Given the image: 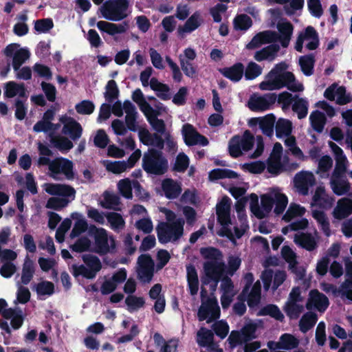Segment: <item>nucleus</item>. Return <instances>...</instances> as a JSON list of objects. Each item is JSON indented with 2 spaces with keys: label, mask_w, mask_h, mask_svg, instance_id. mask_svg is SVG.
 Masks as SVG:
<instances>
[{
  "label": "nucleus",
  "mask_w": 352,
  "mask_h": 352,
  "mask_svg": "<svg viewBox=\"0 0 352 352\" xmlns=\"http://www.w3.org/2000/svg\"><path fill=\"white\" fill-rule=\"evenodd\" d=\"M118 188L120 194L126 199H131L133 197V183L129 179H123L118 182Z\"/></svg>",
  "instance_id": "13d9d810"
},
{
  "label": "nucleus",
  "mask_w": 352,
  "mask_h": 352,
  "mask_svg": "<svg viewBox=\"0 0 352 352\" xmlns=\"http://www.w3.org/2000/svg\"><path fill=\"white\" fill-rule=\"evenodd\" d=\"M105 88L104 98L108 102L111 103L119 96L120 91L117 83L114 80H110L108 81Z\"/></svg>",
  "instance_id": "a18cd8bd"
},
{
  "label": "nucleus",
  "mask_w": 352,
  "mask_h": 352,
  "mask_svg": "<svg viewBox=\"0 0 352 352\" xmlns=\"http://www.w3.org/2000/svg\"><path fill=\"white\" fill-rule=\"evenodd\" d=\"M69 201L70 200L67 198L50 197L47 202L46 207L55 210H60L66 207Z\"/></svg>",
  "instance_id": "e2e57ef3"
},
{
  "label": "nucleus",
  "mask_w": 352,
  "mask_h": 352,
  "mask_svg": "<svg viewBox=\"0 0 352 352\" xmlns=\"http://www.w3.org/2000/svg\"><path fill=\"white\" fill-rule=\"evenodd\" d=\"M15 118L19 120H23L28 112V106L22 99L17 98L14 101Z\"/></svg>",
  "instance_id": "69168bd1"
},
{
  "label": "nucleus",
  "mask_w": 352,
  "mask_h": 352,
  "mask_svg": "<svg viewBox=\"0 0 352 352\" xmlns=\"http://www.w3.org/2000/svg\"><path fill=\"white\" fill-rule=\"evenodd\" d=\"M276 117L273 113H269L261 117L259 128L263 135L271 138L274 134V124Z\"/></svg>",
  "instance_id": "c85d7f7f"
},
{
  "label": "nucleus",
  "mask_w": 352,
  "mask_h": 352,
  "mask_svg": "<svg viewBox=\"0 0 352 352\" xmlns=\"http://www.w3.org/2000/svg\"><path fill=\"white\" fill-rule=\"evenodd\" d=\"M329 305L328 298L318 289H311L309 294V298L306 303V308L311 310L315 308L320 312H324Z\"/></svg>",
  "instance_id": "ddd939ff"
},
{
  "label": "nucleus",
  "mask_w": 352,
  "mask_h": 352,
  "mask_svg": "<svg viewBox=\"0 0 352 352\" xmlns=\"http://www.w3.org/2000/svg\"><path fill=\"white\" fill-rule=\"evenodd\" d=\"M30 53L28 49L20 48L12 58V67L18 71L21 66L30 58Z\"/></svg>",
  "instance_id": "79ce46f5"
},
{
  "label": "nucleus",
  "mask_w": 352,
  "mask_h": 352,
  "mask_svg": "<svg viewBox=\"0 0 352 352\" xmlns=\"http://www.w3.org/2000/svg\"><path fill=\"white\" fill-rule=\"evenodd\" d=\"M182 132L184 142L188 146L197 144L205 146L209 144L208 138L200 134L190 124H184Z\"/></svg>",
  "instance_id": "f8f14e48"
},
{
  "label": "nucleus",
  "mask_w": 352,
  "mask_h": 352,
  "mask_svg": "<svg viewBox=\"0 0 352 352\" xmlns=\"http://www.w3.org/2000/svg\"><path fill=\"white\" fill-rule=\"evenodd\" d=\"M324 291L327 292H331L335 296H340L342 298H346L352 301V291L348 289H342V284L338 288L334 285L328 284L327 287L324 288Z\"/></svg>",
  "instance_id": "3c124183"
},
{
  "label": "nucleus",
  "mask_w": 352,
  "mask_h": 352,
  "mask_svg": "<svg viewBox=\"0 0 352 352\" xmlns=\"http://www.w3.org/2000/svg\"><path fill=\"white\" fill-rule=\"evenodd\" d=\"M280 74L277 71L272 69L267 75V80L261 82L259 85V88L261 90H276Z\"/></svg>",
  "instance_id": "58836bf2"
},
{
  "label": "nucleus",
  "mask_w": 352,
  "mask_h": 352,
  "mask_svg": "<svg viewBox=\"0 0 352 352\" xmlns=\"http://www.w3.org/2000/svg\"><path fill=\"white\" fill-rule=\"evenodd\" d=\"M129 0H107L99 10L105 19L120 21L127 16Z\"/></svg>",
  "instance_id": "20e7f679"
},
{
  "label": "nucleus",
  "mask_w": 352,
  "mask_h": 352,
  "mask_svg": "<svg viewBox=\"0 0 352 352\" xmlns=\"http://www.w3.org/2000/svg\"><path fill=\"white\" fill-rule=\"evenodd\" d=\"M262 73V67L254 62H250L246 67L244 75L246 80H254Z\"/></svg>",
  "instance_id": "bf43d9fd"
},
{
  "label": "nucleus",
  "mask_w": 352,
  "mask_h": 352,
  "mask_svg": "<svg viewBox=\"0 0 352 352\" xmlns=\"http://www.w3.org/2000/svg\"><path fill=\"white\" fill-rule=\"evenodd\" d=\"M219 72L226 78L236 82L243 77L244 74V65L241 63H236L231 67L220 69Z\"/></svg>",
  "instance_id": "4be33fe9"
},
{
  "label": "nucleus",
  "mask_w": 352,
  "mask_h": 352,
  "mask_svg": "<svg viewBox=\"0 0 352 352\" xmlns=\"http://www.w3.org/2000/svg\"><path fill=\"white\" fill-rule=\"evenodd\" d=\"M160 114V112L157 111L150 118L148 117L147 121L157 133L163 135L166 132V124L162 119H159L157 118Z\"/></svg>",
  "instance_id": "8fccbe9b"
},
{
  "label": "nucleus",
  "mask_w": 352,
  "mask_h": 352,
  "mask_svg": "<svg viewBox=\"0 0 352 352\" xmlns=\"http://www.w3.org/2000/svg\"><path fill=\"white\" fill-rule=\"evenodd\" d=\"M34 263L33 261L27 256L22 267L21 283L25 285L29 284L34 276Z\"/></svg>",
  "instance_id": "7c9ffc66"
},
{
  "label": "nucleus",
  "mask_w": 352,
  "mask_h": 352,
  "mask_svg": "<svg viewBox=\"0 0 352 352\" xmlns=\"http://www.w3.org/2000/svg\"><path fill=\"white\" fill-rule=\"evenodd\" d=\"M305 40H311L306 44V48L309 50H316L320 44L319 36L316 29L309 25L303 32H300L295 43V50L298 52H302L303 43Z\"/></svg>",
  "instance_id": "6e6552de"
},
{
  "label": "nucleus",
  "mask_w": 352,
  "mask_h": 352,
  "mask_svg": "<svg viewBox=\"0 0 352 352\" xmlns=\"http://www.w3.org/2000/svg\"><path fill=\"white\" fill-rule=\"evenodd\" d=\"M36 292L39 296H51L54 293V285L50 281H41L36 285Z\"/></svg>",
  "instance_id": "4d7b16f0"
},
{
  "label": "nucleus",
  "mask_w": 352,
  "mask_h": 352,
  "mask_svg": "<svg viewBox=\"0 0 352 352\" xmlns=\"http://www.w3.org/2000/svg\"><path fill=\"white\" fill-rule=\"evenodd\" d=\"M254 138L250 131L246 130L243 136H233L229 142V153L232 157L241 155L242 151H249L254 146Z\"/></svg>",
  "instance_id": "423d86ee"
},
{
  "label": "nucleus",
  "mask_w": 352,
  "mask_h": 352,
  "mask_svg": "<svg viewBox=\"0 0 352 352\" xmlns=\"http://www.w3.org/2000/svg\"><path fill=\"white\" fill-rule=\"evenodd\" d=\"M221 314L220 307L216 298H207L206 300L201 301L197 312V317L199 321L206 320L210 323L219 318Z\"/></svg>",
  "instance_id": "0eeeda50"
},
{
  "label": "nucleus",
  "mask_w": 352,
  "mask_h": 352,
  "mask_svg": "<svg viewBox=\"0 0 352 352\" xmlns=\"http://www.w3.org/2000/svg\"><path fill=\"white\" fill-rule=\"evenodd\" d=\"M336 102L339 105H344L352 101V95L346 94V87L344 86L338 87L336 89Z\"/></svg>",
  "instance_id": "338daca9"
},
{
  "label": "nucleus",
  "mask_w": 352,
  "mask_h": 352,
  "mask_svg": "<svg viewBox=\"0 0 352 352\" xmlns=\"http://www.w3.org/2000/svg\"><path fill=\"white\" fill-rule=\"evenodd\" d=\"M278 33L272 30H265L255 34L250 43L246 45L248 50H254L260 47L262 45L277 41Z\"/></svg>",
  "instance_id": "4468645a"
},
{
  "label": "nucleus",
  "mask_w": 352,
  "mask_h": 352,
  "mask_svg": "<svg viewBox=\"0 0 352 352\" xmlns=\"http://www.w3.org/2000/svg\"><path fill=\"white\" fill-rule=\"evenodd\" d=\"M82 259L83 262L89 267L88 270L92 272V274H94V278H95L97 273L102 268V263L99 258L93 254H86L82 255Z\"/></svg>",
  "instance_id": "e433bc0d"
},
{
  "label": "nucleus",
  "mask_w": 352,
  "mask_h": 352,
  "mask_svg": "<svg viewBox=\"0 0 352 352\" xmlns=\"http://www.w3.org/2000/svg\"><path fill=\"white\" fill-rule=\"evenodd\" d=\"M138 278L143 283H150L154 274V261L148 254H141L138 259Z\"/></svg>",
  "instance_id": "1a4fd4ad"
},
{
  "label": "nucleus",
  "mask_w": 352,
  "mask_h": 352,
  "mask_svg": "<svg viewBox=\"0 0 352 352\" xmlns=\"http://www.w3.org/2000/svg\"><path fill=\"white\" fill-rule=\"evenodd\" d=\"M287 204L288 199L285 194L280 192H276L274 194L275 208L274 212L276 214L279 215L282 214L285 210Z\"/></svg>",
  "instance_id": "603ef678"
},
{
  "label": "nucleus",
  "mask_w": 352,
  "mask_h": 352,
  "mask_svg": "<svg viewBox=\"0 0 352 352\" xmlns=\"http://www.w3.org/2000/svg\"><path fill=\"white\" fill-rule=\"evenodd\" d=\"M278 33L277 41L280 43L283 47H287L294 31V26L291 22L286 21L279 22L277 24Z\"/></svg>",
  "instance_id": "a211bd4d"
},
{
  "label": "nucleus",
  "mask_w": 352,
  "mask_h": 352,
  "mask_svg": "<svg viewBox=\"0 0 352 352\" xmlns=\"http://www.w3.org/2000/svg\"><path fill=\"white\" fill-rule=\"evenodd\" d=\"M54 28L51 18L38 19L34 21V30L38 33H47Z\"/></svg>",
  "instance_id": "5fc2aeb1"
},
{
  "label": "nucleus",
  "mask_w": 352,
  "mask_h": 352,
  "mask_svg": "<svg viewBox=\"0 0 352 352\" xmlns=\"http://www.w3.org/2000/svg\"><path fill=\"white\" fill-rule=\"evenodd\" d=\"M106 217L113 230H119L124 228L125 222L120 214L111 212L107 213Z\"/></svg>",
  "instance_id": "09e8293b"
},
{
  "label": "nucleus",
  "mask_w": 352,
  "mask_h": 352,
  "mask_svg": "<svg viewBox=\"0 0 352 352\" xmlns=\"http://www.w3.org/2000/svg\"><path fill=\"white\" fill-rule=\"evenodd\" d=\"M238 173L230 169L215 168L209 173L210 180H217L220 179H236L238 177Z\"/></svg>",
  "instance_id": "ea45409f"
},
{
  "label": "nucleus",
  "mask_w": 352,
  "mask_h": 352,
  "mask_svg": "<svg viewBox=\"0 0 352 352\" xmlns=\"http://www.w3.org/2000/svg\"><path fill=\"white\" fill-rule=\"evenodd\" d=\"M283 87H287L292 92L302 91L304 89L302 84L296 81L294 74L291 72H286L279 76L276 90Z\"/></svg>",
  "instance_id": "2eb2a0df"
},
{
  "label": "nucleus",
  "mask_w": 352,
  "mask_h": 352,
  "mask_svg": "<svg viewBox=\"0 0 352 352\" xmlns=\"http://www.w3.org/2000/svg\"><path fill=\"white\" fill-rule=\"evenodd\" d=\"M89 232L94 237L95 247L94 251L100 255L107 254L110 248L107 231L104 228H98L95 226H91Z\"/></svg>",
  "instance_id": "9b49d317"
},
{
  "label": "nucleus",
  "mask_w": 352,
  "mask_h": 352,
  "mask_svg": "<svg viewBox=\"0 0 352 352\" xmlns=\"http://www.w3.org/2000/svg\"><path fill=\"white\" fill-rule=\"evenodd\" d=\"M197 342L201 346H206L212 344L214 340V334L212 331L201 327L197 332Z\"/></svg>",
  "instance_id": "37998d69"
},
{
  "label": "nucleus",
  "mask_w": 352,
  "mask_h": 352,
  "mask_svg": "<svg viewBox=\"0 0 352 352\" xmlns=\"http://www.w3.org/2000/svg\"><path fill=\"white\" fill-rule=\"evenodd\" d=\"M142 167L148 175H163L168 170V161L162 151L150 148L143 155Z\"/></svg>",
  "instance_id": "f03ea898"
},
{
  "label": "nucleus",
  "mask_w": 352,
  "mask_h": 352,
  "mask_svg": "<svg viewBox=\"0 0 352 352\" xmlns=\"http://www.w3.org/2000/svg\"><path fill=\"white\" fill-rule=\"evenodd\" d=\"M75 109L77 113L79 114L90 115L94 112L95 109V105L92 101L89 100H84L77 103L75 106Z\"/></svg>",
  "instance_id": "680f3d73"
},
{
  "label": "nucleus",
  "mask_w": 352,
  "mask_h": 352,
  "mask_svg": "<svg viewBox=\"0 0 352 352\" xmlns=\"http://www.w3.org/2000/svg\"><path fill=\"white\" fill-rule=\"evenodd\" d=\"M63 133L68 135L72 140L76 141L81 137L82 127L76 120L69 118L63 127Z\"/></svg>",
  "instance_id": "b1692460"
},
{
  "label": "nucleus",
  "mask_w": 352,
  "mask_h": 352,
  "mask_svg": "<svg viewBox=\"0 0 352 352\" xmlns=\"http://www.w3.org/2000/svg\"><path fill=\"white\" fill-rule=\"evenodd\" d=\"M298 340L292 334L283 333L280 337L278 349L291 350L298 346Z\"/></svg>",
  "instance_id": "a19ab883"
},
{
  "label": "nucleus",
  "mask_w": 352,
  "mask_h": 352,
  "mask_svg": "<svg viewBox=\"0 0 352 352\" xmlns=\"http://www.w3.org/2000/svg\"><path fill=\"white\" fill-rule=\"evenodd\" d=\"M287 316L292 320L298 319L303 311V307L295 302H287L284 309Z\"/></svg>",
  "instance_id": "49530a36"
},
{
  "label": "nucleus",
  "mask_w": 352,
  "mask_h": 352,
  "mask_svg": "<svg viewBox=\"0 0 352 352\" xmlns=\"http://www.w3.org/2000/svg\"><path fill=\"white\" fill-rule=\"evenodd\" d=\"M125 303L129 307V311L131 312L142 307L145 301L142 297L129 295L126 298Z\"/></svg>",
  "instance_id": "0e129e2a"
},
{
  "label": "nucleus",
  "mask_w": 352,
  "mask_h": 352,
  "mask_svg": "<svg viewBox=\"0 0 352 352\" xmlns=\"http://www.w3.org/2000/svg\"><path fill=\"white\" fill-rule=\"evenodd\" d=\"M318 316L316 313L308 311L305 313L299 321V328L302 333H307L316 324Z\"/></svg>",
  "instance_id": "72a5a7b5"
},
{
  "label": "nucleus",
  "mask_w": 352,
  "mask_h": 352,
  "mask_svg": "<svg viewBox=\"0 0 352 352\" xmlns=\"http://www.w3.org/2000/svg\"><path fill=\"white\" fill-rule=\"evenodd\" d=\"M294 242L309 252L314 251L318 247L317 241L310 233L296 234Z\"/></svg>",
  "instance_id": "bb28decb"
},
{
  "label": "nucleus",
  "mask_w": 352,
  "mask_h": 352,
  "mask_svg": "<svg viewBox=\"0 0 352 352\" xmlns=\"http://www.w3.org/2000/svg\"><path fill=\"white\" fill-rule=\"evenodd\" d=\"M275 129L278 138L289 136L292 133V123L289 120L279 118L276 122Z\"/></svg>",
  "instance_id": "c9c22d12"
},
{
  "label": "nucleus",
  "mask_w": 352,
  "mask_h": 352,
  "mask_svg": "<svg viewBox=\"0 0 352 352\" xmlns=\"http://www.w3.org/2000/svg\"><path fill=\"white\" fill-rule=\"evenodd\" d=\"M189 166V158L184 153L177 155L173 166V170L179 173H184Z\"/></svg>",
  "instance_id": "052dcab7"
},
{
  "label": "nucleus",
  "mask_w": 352,
  "mask_h": 352,
  "mask_svg": "<svg viewBox=\"0 0 352 352\" xmlns=\"http://www.w3.org/2000/svg\"><path fill=\"white\" fill-rule=\"evenodd\" d=\"M308 101L303 98L295 96V100L292 104V110L297 113L298 119L305 118L308 113Z\"/></svg>",
  "instance_id": "f704fd0d"
},
{
  "label": "nucleus",
  "mask_w": 352,
  "mask_h": 352,
  "mask_svg": "<svg viewBox=\"0 0 352 352\" xmlns=\"http://www.w3.org/2000/svg\"><path fill=\"white\" fill-rule=\"evenodd\" d=\"M315 56L314 54H308L299 58L298 64L304 75L311 76L314 72Z\"/></svg>",
  "instance_id": "cd10ccee"
},
{
  "label": "nucleus",
  "mask_w": 352,
  "mask_h": 352,
  "mask_svg": "<svg viewBox=\"0 0 352 352\" xmlns=\"http://www.w3.org/2000/svg\"><path fill=\"white\" fill-rule=\"evenodd\" d=\"M310 123L314 131L320 133L323 131L327 118L324 113L315 110L309 116Z\"/></svg>",
  "instance_id": "c756f323"
},
{
  "label": "nucleus",
  "mask_w": 352,
  "mask_h": 352,
  "mask_svg": "<svg viewBox=\"0 0 352 352\" xmlns=\"http://www.w3.org/2000/svg\"><path fill=\"white\" fill-rule=\"evenodd\" d=\"M185 221L177 218L175 221L168 223L161 222L156 228L158 241L162 244L179 240L184 234Z\"/></svg>",
  "instance_id": "7ed1b4c3"
},
{
  "label": "nucleus",
  "mask_w": 352,
  "mask_h": 352,
  "mask_svg": "<svg viewBox=\"0 0 352 352\" xmlns=\"http://www.w3.org/2000/svg\"><path fill=\"white\" fill-rule=\"evenodd\" d=\"M261 205L260 207L263 214L266 217L272 211L274 205V195L270 194H263L261 196Z\"/></svg>",
  "instance_id": "864d4df0"
},
{
  "label": "nucleus",
  "mask_w": 352,
  "mask_h": 352,
  "mask_svg": "<svg viewBox=\"0 0 352 352\" xmlns=\"http://www.w3.org/2000/svg\"><path fill=\"white\" fill-rule=\"evenodd\" d=\"M233 25L236 30L245 31L252 26V20L248 15L241 14L234 18Z\"/></svg>",
  "instance_id": "c03bdc74"
},
{
  "label": "nucleus",
  "mask_w": 352,
  "mask_h": 352,
  "mask_svg": "<svg viewBox=\"0 0 352 352\" xmlns=\"http://www.w3.org/2000/svg\"><path fill=\"white\" fill-rule=\"evenodd\" d=\"M313 201L320 208L328 209L333 206L334 199L326 193L324 187L318 186L313 196Z\"/></svg>",
  "instance_id": "5701e85b"
},
{
  "label": "nucleus",
  "mask_w": 352,
  "mask_h": 352,
  "mask_svg": "<svg viewBox=\"0 0 352 352\" xmlns=\"http://www.w3.org/2000/svg\"><path fill=\"white\" fill-rule=\"evenodd\" d=\"M50 142L54 147L61 152H67L71 150L74 144L67 138L61 135H50Z\"/></svg>",
  "instance_id": "473e14b6"
},
{
  "label": "nucleus",
  "mask_w": 352,
  "mask_h": 352,
  "mask_svg": "<svg viewBox=\"0 0 352 352\" xmlns=\"http://www.w3.org/2000/svg\"><path fill=\"white\" fill-rule=\"evenodd\" d=\"M96 25L100 32H105L111 36L124 33L129 28V23L127 21L116 24L105 21H100Z\"/></svg>",
  "instance_id": "f3484780"
},
{
  "label": "nucleus",
  "mask_w": 352,
  "mask_h": 352,
  "mask_svg": "<svg viewBox=\"0 0 352 352\" xmlns=\"http://www.w3.org/2000/svg\"><path fill=\"white\" fill-rule=\"evenodd\" d=\"M200 254L204 258L209 260L204 262V270L207 278L213 280L216 286L223 276L226 275V265L222 261L223 254L214 247L201 248Z\"/></svg>",
  "instance_id": "f257e3e1"
},
{
  "label": "nucleus",
  "mask_w": 352,
  "mask_h": 352,
  "mask_svg": "<svg viewBox=\"0 0 352 352\" xmlns=\"http://www.w3.org/2000/svg\"><path fill=\"white\" fill-rule=\"evenodd\" d=\"M330 184L333 192L338 196L346 195L351 189V184L346 177H331Z\"/></svg>",
  "instance_id": "393cba45"
},
{
  "label": "nucleus",
  "mask_w": 352,
  "mask_h": 352,
  "mask_svg": "<svg viewBox=\"0 0 352 352\" xmlns=\"http://www.w3.org/2000/svg\"><path fill=\"white\" fill-rule=\"evenodd\" d=\"M344 261L346 279L342 283V288L352 291V261L347 257L344 258Z\"/></svg>",
  "instance_id": "6e6d98bb"
},
{
  "label": "nucleus",
  "mask_w": 352,
  "mask_h": 352,
  "mask_svg": "<svg viewBox=\"0 0 352 352\" xmlns=\"http://www.w3.org/2000/svg\"><path fill=\"white\" fill-rule=\"evenodd\" d=\"M164 196L168 199H175L182 193L181 185L171 178L164 179L162 182Z\"/></svg>",
  "instance_id": "aec40b11"
},
{
  "label": "nucleus",
  "mask_w": 352,
  "mask_h": 352,
  "mask_svg": "<svg viewBox=\"0 0 352 352\" xmlns=\"http://www.w3.org/2000/svg\"><path fill=\"white\" fill-rule=\"evenodd\" d=\"M295 184L301 193L304 195H307L309 187L315 184V178L312 173L301 172L296 175L294 177Z\"/></svg>",
  "instance_id": "6ab92c4d"
},
{
  "label": "nucleus",
  "mask_w": 352,
  "mask_h": 352,
  "mask_svg": "<svg viewBox=\"0 0 352 352\" xmlns=\"http://www.w3.org/2000/svg\"><path fill=\"white\" fill-rule=\"evenodd\" d=\"M217 222L222 226V232L219 234L221 236L232 235L231 230L228 228L231 223L230 212H222L217 214Z\"/></svg>",
  "instance_id": "de8ad7c7"
},
{
  "label": "nucleus",
  "mask_w": 352,
  "mask_h": 352,
  "mask_svg": "<svg viewBox=\"0 0 352 352\" xmlns=\"http://www.w3.org/2000/svg\"><path fill=\"white\" fill-rule=\"evenodd\" d=\"M38 165H48L49 170L52 173L55 174L63 173L68 179L74 178L73 163L68 159L59 157L51 161L47 156L41 155L38 160Z\"/></svg>",
  "instance_id": "39448f33"
},
{
  "label": "nucleus",
  "mask_w": 352,
  "mask_h": 352,
  "mask_svg": "<svg viewBox=\"0 0 352 352\" xmlns=\"http://www.w3.org/2000/svg\"><path fill=\"white\" fill-rule=\"evenodd\" d=\"M279 50V45L276 43H272L256 52L254 58L258 62L264 60H272L276 56Z\"/></svg>",
  "instance_id": "a878e982"
},
{
  "label": "nucleus",
  "mask_w": 352,
  "mask_h": 352,
  "mask_svg": "<svg viewBox=\"0 0 352 352\" xmlns=\"http://www.w3.org/2000/svg\"><path fill=\"white\" fill-rule=\"evenodd\" d=\"M47 193L51 195H58L63 197L62 198H71V200L75 199V189L67 184H49L45 188Z\"/></svg>",
  "instance_id": "dca6fc26"
},
{
  "label": "nucleus",
  "mask_w": 352,
  "mask_h": 352,
  "mask_svg": "<svg viewBox=\"0 0 352 352\" xmlns=\"http://www.w3.org/2000/svg\"><path fill=\"white\" fill-rule=\"evenodd\" d=\"M90 245V240L86 236H82L78 239L74 244L71 245L70 248L72 251L76 252H83L89 250Z\"/></svg>",
  "instance_id": "774afa93"
},
{
  "label": "nucleus",
  "mask_w": 352,
  "mask_h": 352,
  "mask_svg": "<svg viewBox=\"0 0 352 352\" xmlns=\"http://www.w3.org/2000/svg\"><path fill=\"white\" fill-rule=\"evenodd\" d=\"M258 316H270L280 322H283L285 319V316L280 311L279 307L274 304H269L262 307L258 311Z\"/></svg>",
  "instance_id": "2f4dec72"
},
{
  "label": "nucleus",
  "mask_w": 352,
  "mask_h": 352,
  "mask_svg": "<svg viewBox=\"0 0 352 352\" xmlns=\"http://www.w3.org/2000/svg\"><path fill=\"white\" fill-rule=\"evenodd\" d=\"M312 217L316 220L320 225L321 230L327 236L331 235L330 224L329 219L322 210H315L312 211Z\"/></svg>",
  "instance_id": "4c0bfd02"
},
{
  "label": "nucleus",
  "mask_w": 352,
  "mask_h": 352,
  "mask_svg": "<svg viewBox=\"0 0 352 352\" xmlns=\"http://www.w3.org/2000/svg\"><path fill=\"white\" fill-rule=\"evenodd\" d=\"M352 214V199L342 198L338 201L333 211V215L336 219H344Z\"/></svg>",
  "instance_id": "412c9836"
},
{
  "label": "nucleus",
  "mask_w": 352,
  "mask_h": 352,
  "mask_svg": "<svg viewBox=\"0 0 352 352\" xmlns=\"http://www.w3.org/2000/svg\"><path fill=\"white\" fill-rule=\"evenodd\" d=\"M277 98L275 93H267L263 96H252L248 100L249 109L254 112H261L268 110L274 104Z\"/></svg>",
  "instance_id": "9d476101"
}]
</instances>
